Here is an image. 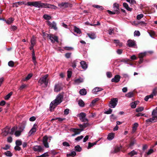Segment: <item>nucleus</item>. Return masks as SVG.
<instances>
[{"instance_id":"nucleus-1","label":"nucleus","mask_w":157,"mask_h":157,"mask_svg":"<svg viewBox=\"0 0 157 157\" xmlns=\"http://www.w3.org/2000/svg\"><path fill=\"white\" fill-rule=\"evenodd\" d=\"M63 96L59 94L56 97L55 99L52 101L50 105V108L54 109L57 105L60 104L63 101Z\"/></svg>"},{"instance_id":"nucleus-2","label":"nucleus","mask_w":157,"mask_h":157,"mask_svg":"<svg viewBox=\"0 0 157 157\" xmlns=\"http://www.w3.org/2000/svg\"><path fill=\"white\" fill-rule=\"evenodd\" d=\"M48 75H46L41 78L39 80L38 83L42 87H46L48 85V80L47 79Z\"/></svg>"},{"instance_id":"nucleus-3","label":"nucleus","mask_w":157,"mask_h":157,"mask_svg":"<svg viewBox=\"0 0 157 157\" xmlns=\"http://www.w3.org/2000/svg\"><path fill=\"white\" fill-rule=\"evenodd\" d=\"M152 117L146 120L147 123L149 122H155L157 121V111L153 109L151 114Z\"/></svg>"},{"instance_id":"nucleus-4","label":"nucleus","mask_w":157,"mask_h":157,"mask_svg":"<svg viewBox=\"0 0 157 157\" xmlns=\"http://www.w3.org/2000/svg\"><path fill=\"white\" fill-rule=\"evenodd\" d=\"M25 5L30 6H33L36 7L41 8L42 3L40 1L28 2Z\"/></svg>"},{"instance_id":"nucleus-5","label":"nucleus","mask_w":157,"mask_h":157,"mask_svg":"<svg viewBox=\"0 0 157 157\" xmlns=\"http://www.w3.org/2000/svg\"><path fill=\"white\" fill-rule=\"evenodd\" d=\"M118 102V99L113 98L111 99L109 102V107L111 108H114Z\"/></svg>"},{"instance_id":"nucleus-6","label":"nucleus","mask_w":157,"mask_h":157,"mask_svg":"<svg viewBox=\"0 0 157 157\" xmlns=\"http://www.w3.org/2000/svg\"><path fill=\"white\" fill-rule=\"evenodd\" d=\"M41 8H50L52 9H53L56 10L57 8V7L56 6L51 5L50 4L46 3H42V5Z\"/></svg>"},{"instance_id":"nucleus-7","label":"nucleus","mask_w":157,"mask_h":157,"mask_svg":"<svg viewBox=\"0 0 157 157\" xmlns=\"http://www.w3.org/2000/svg\"><path fill=\"white\" fill-rule=\"evenodd\" d=\"M46 34L47 37H49V39L52 43H53L55 41L58 42V37L57 36L47 34Z\"/></svg>"},{"instance_id":"nucleus-8","label":"nucleus","mask_w":157,"mask_h":157,"mask_svg":"<svg viewBox=\"0 0 157 157\" xmlns=\"http://www.w3.org/2000/svg\"><path fill=\"white\" fill-rule=\"evenodd\" d=\"M86 114L83 112L80 113L79 115V117L80 120L82 122H88V120L86 118Z\"/></svg>"},{"instance_id":"nucleus-9","label":"nucleus","mask_w":157,"mask_h":157,"mask_svg":"<svg viewBox=\"0 0 157 157\" xmlns=\"http://www.w3.org/2000/svg\"><path fill=\"white\" fill-rule=\"evenodd\" d=\"M10 128L8 127H6L4 128L2 132V135L3 136H5L8 135L10 133Z\"/></svg>"},{"instance_id":"nucleus-10","label":"nucleus","mask_w":157,"mask_h":157,"mask_svg":"<svg viewBox=\"0 0 157 157\" xmlns=\"http://www.w3.org/2000/svg\"><path fill=\"white\" fill-rule=\"evenodd\" d=\"M36 124H34L31 129L30 130L29 132V136H30L31 135L34 134V133L36 132Z\"/></svg>"},{"instance_id":"nucleus-11","label":"nucleus","mask_w":157,"mask_h":157,"mask_svg":"<svg viewBox=\"0 0 157 157\" xmlns=\"http://www.w3.org/2000/svg\"><path fill=\"white\" fill-rule=\"evenodd\" d=\"M48 137L47 136H44L43 139V143L44 146L46 148L49 147V145L48 143Z\"/></svg>"},{"instance_id":"nucleus-12","label":"nucleus","mask_w":157,"mask_h":157,"mask_svg":"<svg viewBox=\"0 0 157 157\" xmlns=\"http://www.w3.org/2000/svg\"><path fill=\"white\" fill-rule=\"evenodd\" d=\"M33 149L35 151L40 152L43 150V147L40 146L36 145L35 146L33 147Z\"/></svg>"},{"instance_id":"nucleus-13","label":"nucleus","mask_w":157,"mask_h":157,"mask_svg":"<svg viewBox=\"0 0 157 157\" xmlns=\"http://www.w3.org/2000/svg\"><path fill=\"white\" fill-rule=\"evenodd\" d=\"M48 24L50 27L52 28H53L55 30L57 29V28L56 27V23L54 22H53L52 23L50 21H48L47 22Z\"/></svg>"},{"instance_id":"nucleus-14","label":"nucleus","mask_w":157,"mask_h":157,"mask_svg":"<svg viewBox=\"0 0 157 157\" xmlns=\"http://www.w3.org/2000/svg\"><path fill=\"white\" fill-rule=\"evenodd\" d=\"M58 6L60 8H67L69 6L71 5L67 2H62L58 4Z\"/></svg>"},{"instance_id":"nucleus-15","label":"nucleus","mask_w":157,"mask_h":157,"mask_svg":"<svg viewBox=\"0 0 157 157\" xmlns=\"http://www.w3.org/2000/svg\"><path fill=\"white\" fill-rule=\"evenodd\" d=\"M135 45L136 43L134 40H129L127 41V45L130 47H133Z\"/></svg>"},{"instance_id":"nucleus-16","label":"nucleus","mask_w":157,"mask_h":157,"mask_svg":"<svg viewBox=\"0 0 157 157\" xmlns=\"http://www.w3.org/2000/svg\"><path fill=\"white\" fill-rule=\"evenodd\" d=\"M24 128L25 126H24L22 128L20 127V130H17L14 133L15 136L17 137L21 135V132L23 131Z\"/></svg>"},{"instance_id":"nucleus-17","label":"nucleus","mask_w":157,"mask_h":157,"mask_svg":"<svg viewBox=\"0 0 157 157\" xmlns=\"http://www.w3.org/2000/svg\"><path fill=\"white\" fill-rule=\"evenodd\" d=\"M121 76L119 75H116L114 77L111 79L112 82H115L116 83L117 82L120 80Z\"/></svg>"},{"instance_id":"nucleus-18","label":"nucleus","mask_w":157,"mask_h":157,"mask_svg":"<svg viewBox=\"0 0 157 157\" xmlns=\"http://www.w3.org/2000/svg\"><path fill=\"white\" fill-rule=\"evenodd\" d=\"M103 89L102 88L99 87H96L94 88L92 90V92L94 94H96L97 92L102 91Z\"/></svg>"},{"instance_id":"nucleus-19","label":"nucleus","mask_w":157,"mask_h":157,"mask_svg":"<svg viewBox=\"0 0 157 157\" xmlns=\"http://www.w3.org/2000/svg\"><path fill=\"white\" fill-rule=\"evenodd\" d=\"M80 64L81 67L82 68L86 70L87 67V66L86 62L84 61H82L80 63Z\"/></svg>"},{"instance_id":"nucleus-20","label":"nucleus","mask_w":157,"mask_h":157,"mask_svg":"<svg viewBox=\"0 0 157 157\" xmlns=\"http://www.w3.org/2000/svg\"><path fill=\"white\" fill-rule=\"evenodd\" d=\"M83 82V79L81 78H79L75 80H74L75 83L76 84H78L80 83Z\"/></svg>"},{"instance_id":"nucleus-21","label":"nucleus","mask_w":157,"mask_h":157,"mask_svg":"<svg viewBox=\"0 0 157 157\" xmlns=\"http://www.w3.org/2000/svg\"><path fill=\"white\" fill-rule=\"evenodd\" d=\"M114 133L112 132L108 134L107 138L109 140H111L114 138Z\"/></svg>"},{"instance_id":"nucleus-22","label":"nucleus","mask_w":157,"mask_h":157,"mask_svg":"<svg viewBox=\"0 0 157 157\" xmlns=\"http://www.w3.org/2000/svg\"><path fill=\"white\" fill-rule=\"evenodd\" d=\"M33 74L31 73H30L25 78L22 79V81H27L29 80L32 76Z\"/></svg>"},{"instance_id":"nucleus-23","label":"nucleus","mask_w":157,"mask_h":157,"mask_svg":"<svg viewBox=\"0 0 157 157\" xmlns=\"http://www.w3.org/2000/svg\"><path fill=\"white\" fill-rule=\"evenodd\" d=\"M71 130L76 135L79 134L81 132L80 130V129L78 128H73L71 129Z\"/></svg>"},{"instance_id":"nucleus-24","label":"nucleus","mask_w":157,"mask_h":157,"mask_svg":"<svg viewBox=\"0 0 157 157\" xmlns=\"http://www.w3.org/2000/svg\"><path fill=\"white\" fill-rule=\"evenodd\" d=\"M114 43L117 46H119L120 47L122 46L123 44L122 43L120 42L118 40H114Z\"/></svg>"},{"instance_id":"nucleus-25","label":"nucleus","mask_w":157,"mask_h":157,"mask_svg":"<svg viewBox=\"0 0 157 157\" xmlns=\"http://www.w3.org/2000/svg\"><path fill=\"white\" fill-rule=\"evenodd\" d=\"M79 93L81 95H85L86 94L87 92L85 89H83L80 90Z\"/></svg>"},{"instance_id":"nucleus-26","label":"nucleus","mask_w":157,"mask_h":157,"mask_svg":"<svg viewBox=\"0 0 157 157\" xmlns=\"http://www.w3.org/2000/svg\"><path fill=\"white\" fill-rule=\"evenodd\" d=\"M61 90V87L59 84L56 85L55 86L54 91L55 92H58Z\"/></svg>"},{"instance_id":"nucleus-27","label":"nucleus","mask_w":157,"mask_h":157,"mask_svg":"<svg viewBox=\"0 0 157 157\" xmlns=\"http://www.w3.org/2000/svg\"><path fill=\"white\" fill-rule=\"evenodd\" d=\"M87 35L90 38L92 39H94L96 37L95 33H87Z\"/></svg>"},{"instance_id":"nucleus-28","label":"nucleus","mask_w":157,"mask_h":157,"mask_svg":"<svg viewBox=\"0 0 157 157\" xmlns=\"http://www.w3.org/2000/svg\"><path fill=\"white\" fill-rule=\"evenodd\" d=\"M74 32L77 34H80L81 33V31L76 26H75L74 28Z\"/></svg>"},{"instance_id":"nucleus-29","label":"nucleus","mask_w":157,"mask_h":157,"mask_svg":"<svg viewBox=\"0 0 157 157\" xmlns=\"http://www.w3.org/2000/svg\"><path fill=\"white\" fill-rule=\"evenodd\" d=\"M17 129V127L16 126H14L11 129V131L10 132V133L11 134H13L14 133L15 131H16V130Z\"/></svg>"},{"instance_id":"nucleus-30","label":"nucleus","mask_w":157,"mask_h":157,"mask_svg":"<svg viewBox=\"0 0 157 157\" xmlns=\"http://www.w3.org/2000/svg\"><path fill=\"white\" fill-rule=\"evenodd\" d=\"M14 21V19L12 17L9 18L7 21L5 20L6 23L8 24H10L12 23Z\"/></svg>"},{"instance_id":"nucleus-31","label":"nucleus","mask_w":157,"mask_h":157,"mask_svg":"<svg viewBox=\"0 0 157 157\" xmlns=\"http://www.w3.org/2000/svg\"><path fill=\"white\" fill-rule=\"evenodd\" d=\"M146 54V52L139 53L138 55L139 58L143 59V58L145 56Z\"/></svg>"},{"instance_id":"nucleus-32","label":"nucleus","mask_w":157,"mask_h":157,"mask_svg":"<svg viewBox=\"0 0 157 157\" xmlns=\"http://www.w3.org/2000/svg\"><path fill=\"white\" fill-rule=\"evenodd\" d=\"M4 154L7 156L11 157L13 155L12 153L10 151H7L5 152Z\"/></svg>"},{"instance_id":"nucleus-33","label":"nucleus","mask_w":157,"mask_h":157,"mask_svg":"<svg viewBox=\"0 0 157 157\" xmlns=\"http://www.w3.org/2000/svg\"><path fill=\"white\" fill-rule=\"evenodd\" d=\"M78 104L79 106L83 107L84 105V103L82 100H80L78 101Z\"/></svg>"},{"instance_id":"nucleus-34","label":"nucleus","mask_w":157,"mask_h":157,"mask_svg":"<svg viewBox=\"0 0 157 157\" xmlns=\"http://www.w3.org/2000/svg\"><path fill=\"white\" fill-rule=\"evenodd\" d=\"M137 152L134 150H133L131 152L128 153V155H130L131 157H132L134 155L137 154Z\"/></svg>"},{"instance_id":"nucleus-35","label":"nucleus","mask_w":157,"mask_h":157,"mask_svg":"<svg viewBox=\"0 0 157 157\" xmlns=\"http://www.w3.org/2000/svg\"><path fill=\"white\" fill-rule=\"evenodd\" d=\"M133 95L134 94L132 92H130L126 94L125 96L129 98H131L133 97Z\"/></svg>"},{"instance_id":"nucleus-36","label":"nucleus","mask_w":157,"mask_h":157,"mask_svg":"<svg viewBox=\"0 0 157 157\" xmlns=\"http://www.w3.org/2000/svg\"><path fill=\"white\" fill-rule=\"evenodd\" d=\"M138 126V124L137 123H135L133 124V127L132 130L133 132H135L136 129V128Z\"/></svg>"},{"instance_id":"nucleus-37","label":"nucleus","mask_w":157,"mask_h":157,"mask_svg":"<svg viewBox=\"0 0 157 157\" xmlns=\"http://www.w3.org/2000/svg\"><path fill=\"white\" fill-rule=\"evenodd\" d=\"M43 18L45 20H49L51 19V17L50 15L45 14L43 16Z\"/></svg>"},{"instance_id":"nucleus-38","label":"nucleus","mask_w":157,"mask_h":157,"mask_svg":"<svg viewBox=\"0 0 157 157\" xmlns=\"http://www.w3.org/2000/svg\"><path fill=\"white\" fill-rule=\"evenodd\" d=\"M31 45H34L36 43V40L35 37L33 36L31 40Z\"/></svg>"},{"instance_id":"nucleus-39","label":"nucleus","mask_w":157,"mask_h":157,"mask_svg":"<svg viewBox=\"0 0 157 157\" xmlns=\"http://www.w3.org/2000/svg\"><path fill=\"white\" fill-rule=\"evenodd\" d=\"M144 109V108L143 107H140L137 108L136 109V112H139L143 111Z\"/></svg>"},{"instance_id":"nucleus-40","label":"nucleus","mask_w":157,"mask_h":157,"mask_svg":"<svg viewBox=\"0 0 157 157\" xmlns=\"http://www.w3.org/2000/svg\"><path fill=\"white\" fill-rule=\"evenodd\" d=\"M76 155V153L75 152L73 151L71 153L69 154H67V156H75Z\"/></svg>"},{"instance_id":"nucleus-41","label":"nucleus","mask_w":157,"mask_h":157,"mask_svg":"<svg viewBox=\"0 0 157 157\" xmlns=\"http://www.w3.org/2000/svg\"><path fill=\"white\" fill-rule=\"evenodd\" d=\"M93 7H94L95 8H99L101 10H102L104 9L103 7L102 6H99L98 5H93Z\"/></svg>"},{"instance_id":"nucleus-42","label":"nucleus","mask_w":157,"mask_h":157,"mask_svg":"<svg viewBox=\"0 0 157 157\" xmlns=\"http://www.w3.org/2000/svg\"><path fill=\"white\" fill-rule=\"evenodd\" d=\"M121 147H117L115 148L113 153H116L119 151L121 149Z\"/></svg>"},{"instance_id":"nucleus-43","label":"nucleus","mask_w":157,"mask_h":157,"mask_svg":"<svg viewBox=\"0 0 157 157\" xmlns=\"http://www.w3.org/2000/svg\"><path fill=\"white\" fill-rule=\"evenodd\" d=\"M12 94V92H10L5 97V99L6 100H8L11 97Z\"/></svg>"},{"instance_id":"nucleus-44","label":"nucleus","mask_w":157,"mask_h":157,"mask_svg":"<svg viewBox=\"0 0 157 157\" xmlns=\"http://www.w3.org/2000/svg\"><path fill=\"white\" fill-rule=\"evenodd\" d=\"M113 8L114 9H115V8H116L117 11L119 10V5L117 3H115L113 4Z\"/></svg>"},{"instance_id":"nucleus-45","label":"nucleus","mask_w":157,"mask_h":157,"mask_svg":"<svg viewBox=\"0 0 157 157\" xmlns=\"http://www.w3.org/2000/svg\"><path fill=\"white\" fill-rule=\"evenodd\" d=\"M75 149L76 151H80L82 150L81 148L79 145H77L75 147Z\"/></svg>"},{"instance_id":"nucleus-46","label":"nucleus","mask_w":157,"mask_h":157,"mask_svg":"<svg viewBox=\"0 0 157 157\" xmlns=\"http://www.w3.org/2000/svg\"><path fill=\"white\" fill-rule=\"evenodd\" d=\"M16 145L20 146L22 144L21 141L20 140H17L15 142Z\"/></svg>"},{"instance_id":"nucleus-47","label":"nucleus","mask_w":157,"mask_h":157,"mask_svg":"<svg viewBox=\"0 0 157 157\" xmlns=\"http://www.w3.org/2000/svg\"><path fill=\"white\" fill-rule=\"evenodd\" d=\"M144 17V15L143 14H140L137 15L136 18L137 20H140Z\"/></svg>"},{"instance_id":"nucleus-48","label":"nucleus","mask_w":157,"mask_h":157,"mask_svg":"<svg viewBox=\"0 0 157 157\" xmlns=\"http://www.w3.org/2000/svg\"><path fill=\"white\" fill-rule=\"evenodd\" d=\"M83 138V136H78L77 138H75V140L76 141H79Z\"/></svg>"},{"instance_id":"nucleus-49","label":"nucleus","mask_w":157,"mask_h":157,"mask_svg":"<svg viewBox=\"0 0 157 157\" xmlns=\"http://www.w3.org/2000/svg\"><path fill=\"white\" fill-rule=\"evenodd\" d=\"M140 35V33L139 31H135L134 32V36H139Z\"/></svg>"},{"instance_id":"nucleus-50","label":"nucleus","mask_w":157,"mask_h":157,"mask_svg":"<svg viewBox=\"0 0 157 157\" xmlns=\"http://www.w3.org/2000/svg\"><path fill=\"white\" fill-rule=\"evenodd\" d=\"M157 88H155L153 90L151 94H153V95L154 96H155L157 93Z\"/></svg>"},{"instance_id":"nucleus-51","label":"nucleus","mask_w":157,"mask_h":157,"mask_svg":"<svg viewBox=\"0 0 157 157\" xmlns=\"http://www.w3.org/2000/svg\"><path fill=\"white\" fill-rule=\"evenodd\" d=\"M112 109H109L108 110L105 111V113L106 114H111L112 112Z\"/></svg>"},{"instance_id":"nucleus-52","label":"nucleus","mask_w":157,"mask_h":157,"mask_svg":"<svg viewBox=\"0 0 157 157\" xmlns=\"http://www.w3.org/2000/svg\"><path fill=\"white\" fill-rule=\"evenodd\" d=\"M99 100V98H96L94 100H93L91 104L93 105H94L97 101H98Z\"/></svg>"},{"instance_id":"nucleus-53","label":"nucleus","mask_w":157,"mask_h":157,"mask_svg":"<svg viewBox=\"0 0 157 157\" xmlns=\"http://www.w3.org/2000/svg\"><path fill=\"white\" fill-rule=\"evenodd\" d=\"M8 65L10 67H13L14 66V63L13 61H10L8 62Z\"/></svg>"},{"instance_id":"nucleus-54","label":"nucleus","mask_w":157,"mask_h":157,"mask_svg":"<svg viewBox=\"0 0 157 157\" xmlns=\"http://www.w3.org/2000/svg\"><path fill=\"white\" fill-rule=\"evenodd\" d=\"M10 28L11 31H14L17 29V27L16 26L13 25L11 26Z\"/></svg>"},{"instance_id":"nucleus-55","label":"nucleus","mask_w":157,"mask_h":157,"mask_svg":"<svg viewBox=\"0 0 157 157\" xmlns=\"http://www.w3.org/2000/svg\"><path fill=\"white\" fill-rule=\"evenodd\" d=\"M131 106L132 108H135L136 107V104L135 102H133L131 104Z\"/></svg>"},{"instance_id":"nucleus-56","label":"nucleus","mask_w":157,"mask_h":157,"mask_svg":"<svg viewBox=\"0 0 157 157\" xmlns=\"http://www.w3.org/2000/svg\"><path fill=\"white\" fill-rule=\"evenodd\" d=\"M69 109H66L64 111V114L67 115L69 113Z\"/></svg>"},{"instance_id":"nucleus-57","label":"nucleus","mask_w":157,"mask_h":157,"mask_svg":"<svg viewBox=\"0 0 157 157\" xmlns=\"http://www.w3.org/2000/svg\"><path fill=\"white\" fill-rule=\"evenodd\" d=\"M64 49L66 50H71L73 49V48L71 47H65L63 48Z\"/></svg>"},{"instance_id":"nucleus-58","label":"nucleus","mask_w":157,"mask_h":157,"mask_svg":"<svg viewBox=\"0 0 157 157\" xmlns=\"http://www.w3.org/2000/svg\"><path fill=\"white\" fill-rule=\"evenodd\" d=\"M76 61H74L72 63V67L74 68L76 67Z\"/></svg>"},{"instance_id":"nucleus-59","label":"nucleus","mask_w":157,"mask_h":157,"mask_svg":"<svg viewBox=\"0 0 157 157\" xmlns=\"http://www.w3.org/2000/svg\"><path fill=\"white\" fill-rule=\"evenodd\" d=\"M106 75L107 76V77L108 78H110L112 77V74L111 72H107L106 73Z\"/></svg>"},{"instance_id":"nucleus-60","label":"nucleus","mask_w":157,"mask_h":157,"mask_svg":"<svg viewBox=\"0 0 157 157\" xmlns=\"http://www.w3.org/2000/svg\"><path fill=\"white\" fill-rule=\"evenodd\" d=\"M154 151L152 149H151L149 150L148 152H147V155H149L151 153H152Z\"/></svg>"},{"instance_id":"nucleus-61","label":"nucleus","mask_w":157,"mask_h":157,"mask_svg":"<svg viewBox=\"0 0 157 157\" xmlns=\"http://www.w3.org/2000/svg\"><path fill=\"white\" fill-rule=\"evenodd\" d=\"M63 146H66V147H69L70 146V145L69 144L66 142H64L63 143Z\"/></svg>"},{"instance_id":"nucleus-62","label":"nucleus","mask_w":157,"mask_h":157,"mask_svg":"<svg viewBox=\"0 0 157 157\" xmlns=\"http://www.w3.org/2000/svg\"><path fill=\"white\" fill-rule=\"evenodd\" d=\"M32 59L34 64L36 65V59L35 57V56H32Z\"/></svg>"},{"instance_id":"nucleus-63","label":"nucleus","mask_w":157,"mask_h":157,"mask_svg":"<svg viewBox=\"0 0 157 157\" xmlns=\"http://www.w3.org/2000/svg\"><path fill=\"white\" fill-rule=\"evenodd\" d=\"M14 149L16 151H20L21 149V148L20 147H19V146L16 145L14 147Z\"/></svg>"},{"instance_id":"nucleus-64","label":"nucleus","mask_w":157,"mask_h":157,"mask_svg":"<svg viewBox=\"0 0 157 157\" xmlns=\"http://www.w3.org/2000/svg\"><path fill=\"white\" fill-rule=\"evenodd\" d=\"M78 126L80 128V129H79L82 132L83 131L84 129V128H83V124H79Z\"/></svg>"}]
</instances>
